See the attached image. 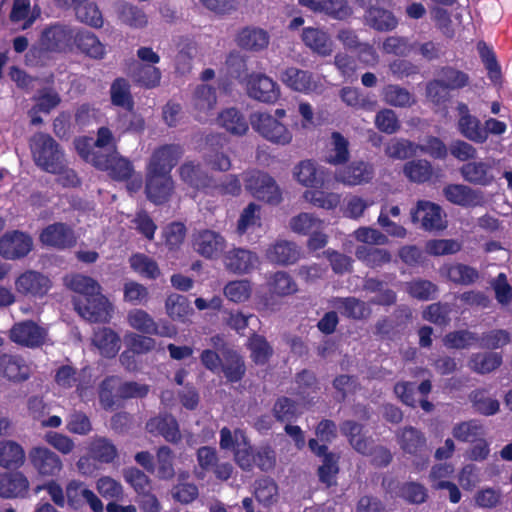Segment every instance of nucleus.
<instances>
[{
  "mask_svg": "<svg viewBox=\"0 0 512 512\" xmlns=\"http://www.w3.org/2000/svg\"><path fill=\"white\" fill-rule=\"evenodd\" d=\"M287 113L285 109H276L274 113L254 112L250 116L252 128L267 141L285 146L292 142L293 133L283 119Z\"/></svg>",
  "mask_w": 512,
  "mask_h": 512,
  "instance_id": "obj_1",
  "label": "nucleus"
},
{
  "mask_svg": "<svg viewBox=\"0 0 512 512\" xmlns=\"http://www.w3.org/2000/svg\"><path fill=\"white\" fill-rule=\"evenodd\" d=\"M220 447L231 450L236 465L245 472H251L255 468L256 448L251 444L246 432L235 429L232 433L228 427L220 430Z\"/></svg>",
  "mask_w": 512,
  "mask_h": 512,
  "instance_id": "obj_2",
  "label": "nucleus"
},
{
  "mask_svg": "<svg viewBox=\"0 0 512 512\" xmlns=\"http://www.w3.org/2000/svg\"><path fill=\"white\" fill-rule=\"evenodd\" d=\"M75 149L82 159L91 163L100 170H108L110 175L117 180H124L131 176L133 168L131 163L119 156L118 153L96 155L89 153L86 148L91 146V140L77 138L74 141Z\"/></svg>",
  "mask_w": 512,
  "mask_h": 512,
  "instance_id": "obj_3",
  "label": "nucleus"
},
{
  "mask_svg": "<svg viewBox=\"0 0 512 512\" xmlns=\"http://www.w3.org/2000/svg\"><path fill=\"white\" fill-rule=\"evenodd\" d=\"M30 147L35 163L43 170L56 173L63 167V153L55 140L43 133L34 135Z\"/></svg>",
  "mask_w": 512,
  "mask_h": 512,
  "instance_id": "obj_4",
  "label": "nucleus"
},
{
  "mask_svg": "<svg viewBox=\"0 0 512 512\" xmlns=\"http://www.w3.org/2000/svg\"><path fill=\"white\" fill-rule=\"evenodd\" d=\"M28 461L41 479H57L63 471L61 457L46 446L32 447L28 452Z\"/></svg>",
  "mask_w": 512,
  "mask_h": 512,
  "instance_id": "obj_5",
  "label": "nucleus"
},
{
  "mask_svg": "<svg viewBox=\"0 0 512 512\" xmlns=\"http://www.w3.org/2000/svg\"><path fill=\"white\" fill-rule=\"evenodd\" d=\"M243 181L245 189L253 197L273 204L280 202V189L275 180L267 173L252 169L243 174Z\"/></svg>",
  "mask_w": 512,
  "mask_h": 512,
  "instance_id": "obj_6",
  "label": "nucleus"
},
{
  "mask_svg": "<svg viewBox=\"0 0 512 512\" xmlns=\"http://www.w3.org/2000/svg\"><path fill=\"white\" fill-rule=\"evenodd\" d=\"M398 443L404 453L415 457L413 463L416 470L427 468L430 450L424 433L412 426L405 427L399 435Z\"/></svg>",
  "mask_w": 512,
  "mask_h": 512,
  "instance_id": "obj_7",
  "label": "nucleus"
},
{
  "mask_svg": "<svg viewBox=\"0 0 512 512\" xmlns=\"http://www.w3.org/2000/svg\"><path fill=\"white\" fill-rule=\"evenodd\" d=\"M52 287L53 281L48 275L32 269L22 272L15 279L16 292L29 300L43 299Z\"/></svg>",
  "mask_w": 512,
  "mask_h": 512,
  "instance_id": "obj_8",
  "label": "nucleus"
},
{
  "mask_svg": "<svg viewBox=\"0 0 512 512\" xmlns=\"http://www.w3.org/2000/svg\"><path fill=\"white\" fill-rule=\"evenodd\" d=\"M280 80L290 89L304 94L322 93L325 89L324 77L295 67L285 69Z\"/></svg>",
  "mask_w": 512,
  "mask_h": 512,
  "instance_id": "obj_9",
  "label": "nucleus"
},
{
  "mask_svg": "<svg viewBox=\"0 0 512 512\" xmlns=\"http://www.w3.org/2000/svg\"><path fill=\"white\" fill-rule=\"evenodd\" d=\"M246 90L249 97L254 100L274 104L280 98L279 85L263 73H251L246 79Z\"/></svg>",
  "mask_w": 512,
  "mask_h": 512,
  "instance_id": "obj_10",
  "label": "nucleus"
},
{
  "mask_svg": "<svg viewBox=\"0 0 512 512\" xmlns=\"http://www.w3.org/2000/svg\"><path fill=\"white\" fill-rule=\"evenodd\" d=\"M75 310L90 322H107L110 318V303L100 290L87 298L73 300Z\"/></svg>",
  "mask_w": 512,
  "mask_h": 512,
  "instance_id": "obj_11",
  "label": "nucleus"
},
{
  "mask_svg": "<svg viewBox=\"0 0 512 512\" xmlns=\"http://www.w3.org/2000/svg\"><path fill=\"white\" fill-rule=\"evenodd\" d=\"M413 223H420L422 228L428 231L443 230L447 227V221L442 208L433 202L420 200L411 210Z\"/></svg>",
  "mask_w": 512,
  "mask_h": 512,
  "instance_id": "obj_12",
  "label": "nucleus"
},
{
  "mask_svg": "<svg viewBox=\"0 0 512 512\" xmlns=\"http://www.w3.org/2000/svg\"><path fill=\"white\" fill-rule=\"evenodd\" d=\"M46 336V329L32 320L15 323L9 332V338L12 342L28 348L42 346Z\"/></svg>",
  "mask_w": 512,
  "mask_h": 512,
  "instance_id": "obj_13",
  "label": "nucleus"
},
{
  "mask_svg": "<svg viewBox=\"0 0 512 512\" xmlns=\"http://www.w3.org/2000/svg\"><path fill=\"white\" fill-rule=\"evenodd\" d=\"M496 163L495 159L473 160L462 165L459 171L465 181L474 185L489 186L496 179L494 173Z\"/></svg>",
  "mask_w": 512,
  "mask_h": 512,
  "instance_id": "obj_14",
  "label": "nucleus"
},
{
  "mask_svg": "<svg viewBox=\"0 0 512 512\" xmlns=\"http://www.w3.org/2000/svg\"><path fill=\"white\" fill-rule=\"evenodd\" d=\"M30 483L27 476L20 472L0 473V497L5 499H24L29 496Z\"/></svg>",
  "mask_w": 512,
  "mask_h": 512,
  "instance_id": "obj_15",
  "label": "nucleus"
},
{
  "mask_svg": "<svg viewBox=\"0 0 512 512\" xmlns=\"http://www.w3.org/2000/svg\"><path fill=\"white\" fill-rule=\"evenodd\" d=\"M329 170L312 160L299 162L293 169L295 180L305 187L323 186L329 176Z\"/></svg>",
  "mask_w": 512,
  "mask_h": 512,
  "instance_id": "obj_16",
  "label": "nucleus"
},
{
  "mask_svg": "<svg viewBox=\"0 0 512 512\" xmlns=\"http://www.w3.org/2000/svg\"><path fill=\"white\" fill-rule=\"evenodd\" d=\"M75 33L76 29L70 26L54 25L43 32L41 43L44 48L51 51L71 50Z\"/></svg>",
  "mask_w": 512,
  "mask_h": 512,
  "instance_id": "obj_17",
  "label": "nucleus"
},
{
  "mask_svg": "<svg viewBox=\"0 0 512 512\" xmlns=\"http://www.w3.org/2000/svg\"><path fill=\"white\" fill-rule=\"evenodd\" d=\"M374 175L371 164L364 161H354L335 172V180L346 186H357L369 182Z\"/></svg>",
  "mask_w": 512,
  "mask_h": 512,
  "instance_id": "obj_18",
  "label": "nucleus"
},
{
  "mask_svg": "<svg viewBox=\"0 0 512 512\" xmlns=\"http://www.w3.org/2000/svg\"><path fill=\"white\" fill-rule=\"evenodd\" d=\"M183 154V149L179 145H164L156 149L147 165V172L155 170V174H170L172 168L176 165Z\"/></svg>",
  "mask_w": 512,
  "mask_h": 512,
  "instance_id": "obj_19",
  "label": "nucleus"
},
{
  "mask_svg": "<svg viewBox=\"0 0 512 512\" xmlns=\"http://www.w3.org/2000/svg\"><path fill=\"white\" fill-rule=\"evenodd\" d=\"M457 109L459 113L458 130L461 135L474 143H485L487 132L481 127L480 120L470 114L468 106L464 103L458 104Z\"/></svg>",
  "mask_w": 512,
  "mask_h": 512,
  "instance_id": "obj_20",
  "label": "nucleus"
},
{
  "mask_svg": "<svg viewBox=\"0 0 512 512\" xmlns=\"http://www.w3.org/2000/svg\"><path fill=\"white\" fill-rule=\"evenodd\" d=\"M154 171L146 173V194L152 202L160 204L169 199L174 184L170 174H155Z\"/></svg>",
  "mask_w": 512,
  "mask_h": 512,
  "instance_id": "obj_21",
  "label": "nucleus"
},
{
  "mask_svg": "<svg viewBox=\"0 0 512 512\" xmlns=\"http://www.w3.org/2000/svg\"><path fill=\"white\" fill-rule=\"evenodd\" d=\"M146 429L154 435H161L167 442L178 443L181 440L179 424L176 418L168 413L149 419Z\"/></svg>",
  "mask_w": 512,
  "mask_h": 512,
  "instance_id": "obj_22",
  "label": "nucleus"
},
{
  "mask_svg": "<svg viewBox=\"0 0 512 512\" xmlns=\"http://www.w3.org/2000/svg\"><path fill=\"white\" fill-rule=\"evenodd\" d=\"M443 194L449 202L462 207H476L483 203L480 191L463 184H449L444 187Z\"/></svg>",
  "mask_w": 512,
  "mask_h": 512,
  "instance_id": "obj_23",
  "label": "nucleus"
},
{
  "mask_svg": "<svg viewBox=\"0 0 512 512\" xmlns=\"http://www.w3.org/2000/svg\"><path fill=\"white\" fill-rule=\"evenodd\" d=\"M217 99L215 91L206 84L198 85L191 99V107L199 121H206L214 110Z\"/></svg>",
  "mask_w": 512,
  "mask_h": 512,
  "instance_id": "obj_24",
  "label": "nucleus"
},
{
  "mask_svg": "<svg viewBox=\"0 0 512 512\" xmlns=\"http://www.w3.org/2000/svg\"><path fill=\"white\" fill-rule=\"evenodd\" d=\"M32 247V238L23 232L6 233L0 239L1 256H26Z\"/></svg>",
  "mask_w": 512,
  "mask_h": 512,
  "instance_id": "obj_25",
  "label": "nucleus"
},
{
  "mask_svg": "<svg viewBox=\"0 0 512 512\" xmlns=\"http://www.w3.org/2000/svg\"><path fill=\"white\" fill-rule=\"evenodd\" d=\"M75 240L76 238L71 228L63 223L49 225L40 234L42 244L51 247H69L75 243Z\"/></svg>",
  "mask_w": 512,
  "mask_h": 512,
  "instance_id": "obj_26",
  "label": "nucleus"
},
{
  "mask_svg": "<svg viewBox=\"0 0 512 512\" xmlns=\"http://www.w3.org/2000/svg\"><path fill=\"white\" fill-rule=\"evenodd\" d=\"M0 374L9 381L19 383L29 379L30 367L20 356L3 354L0 356Z\"/></svg>",
  "mask_w": 512,
  "mask_h": 512,
  "instance_id": "obj_27",
  "label": "nucleus"
},
{
  "mask_svg": "<svg viewBox=\"0 0 512 512\" xmlns=\"http://www.w3.org/2000/svg\"><path fill=\"white\" fill-rule=\"evenodd\" d=\"M387 491L394 493V496L401 498L409 504H422L428 498L427 489L418 482L394 483L391 481Z\"/></svg>",
  "mask_w": 512,
  "mask_h": 512,
  "instance_id": "obj_28",
  "label": "nucleus"
},
{
  "mask_svg": "<svg viewBox=\"0 0 512 512\" xmlns=\"http://www.w3.org/2000/svg\"><path fill=\"white\" fill-rule=\"evenodd\" d=\"M349 141L339 132H332L325 146V161L331 165H341L349 160Z\"/></svg>",
  "mask_w": 512,
  "mask_h": 512,
  "instance_id": "obj_29",
  "label": "nucleus"
},
{
  "mask_svg": "<svg viewBox=\"0 0 512 512\" xmlns=\"http://www.w3.org/2000/svg\"><path fill=\"white\" fill-rule=\"evenodd\" d=\"M74 45L93 59H102L106 54L105 45L90 31L76 29Z\"/></svg>",
  "mask_w": 512,
  "mask_h": 512,
  "instance_id": "obj_30",
  "label": "nucleus"
},
{
  "mask_svg": "<svg viewBox=\"0 0 512 512\" xmlns=\"http://www.w3.org/2000/svg\"><path fill=\"white\" fill-rule=\"evenodd\" d=\"M181 180L194 190H204L211 186V179L193 161L184 162L179 168Z\"/></svg>",
  "mask_w": 512,
  "mask_h": 512,
  "instance_id": "obj_31",
  "label": "nucleus"
},
{
  "mask_svg": "<svg viewBox=\"0 0 512 512\" xmlns=\"http://www.w3.org/2000/svg\"><path fill=\"white\" fill-rule=\"evenodd\" d=\"M224 361L220 370L230 383L240 382L246 373V366L243 357L233 349L223 352Z\"/></svg>",
  "mask_w": 512,
  "mask_h": 512,
  "instance_id": "obj_32",
  "label": "nucleus"
},
{
  "mask_svg": "<svg viewBox=\"0 0 512 512\" xmlns=\"http://www.w3.org/2000/svg\"><path fill=\"white\" fill-rule=\"evenodd\" d=\"M503 363L500 352H478L471 355L469 367L477 374L485 375L497 370Z\"/></svg>",
  "mask_w": 512,
  "mask_h": 512,
  "instance_id": "obj_33",
  "label": "nucleus"
},
{
  "mask_svg": "<svg viewBox=\"0 0 512 512\" xmlns=\"http://www.w3.org/2000/svg\"><path fill=\"white\" fill-rule=\"evenodd\" d=\"M236 42L243 49L260 51L268 46L269 35L261 28L246 27L238 33Z\"/></svg>",
  "mask_w": 512,
  "mask_h": 512,
  "instance_id": "obj_34",
  "label": "nucleus"
},
{
  "mask_svg": "<svg viewBox=\"0 0 512 512\" xmlns=\"http://www.w3.org/2000/svg\"><path fill=\"white\" fill-rule=\"evenodd\" d=\"M120 337L111 328L104 327L94 333L93 343L105 358H114L120 350Z\"/></svg>",
  "mask_w": 512,
  "mask_h": 512,
  "instance_id": "obj_35",
  "label": "nucleus"
},
{
  "mask_svg": "<svg viewBox=\"0 0 512 512\" xmlns=\"http://www.w3.org/2000/svg\"><path fill=\"white\" fill-rule=\"evenodd\" d=\"M89 457L101 464H110L118 456V450L113 442L102 436L92 439L88 447Z\"/></svg>",
  "mask_w": 512,
  "mask_h": 512,
  "instance_id": "obj_36",
  "label": "nucleus"
},
{
  "mask_svg": "<svg viewBox=\"0 0 512 512\" xmlns=\"http://www.w3.org/2000/svg\"><path fill=\"white\" fill-rule=\"evenodd\" d=\"M334 307L342 316L353 320H361L370 313L366 303L355 297H338Z\"/></svg>",
  "mask_w": 512,
  "mask_h": 512,
  "instance_id": "obj_37",
  "label": "nucleus"
},
{
  "mask_svg": "<svg viewBox=\"0 0 512 512\" xmlns=\"http://www.w3.org/2000/svg\"><path fill=\"white\" fill-rule=\"evenodd\" d=\"M64 281L66 286L76 293L73 300L93 296L94 293L101 290V287L96 280L81 274L66 276Z\"/></svg>",
  "mask_w": 512,
  "mask_h": 512,
  "instance_id": "obj_38",
  "label": "nucleus"
},
{
  "mask_svg": "<svg viewBox=\"0 0 512 512\" xmlns=\"http://www.w3.org/2000/svg\"><path fill=\"white\" fill-rule=\"evenodd\" d=\"M25 461V452L15 441L0 442V466L6 469H17Z\"/></svg>",
  "mask_w": 512,
  "mask_h": 512,
  "instance_id": "obj_39",
  "label": "nucleus"
},
{
  "mask_svg": "<svg viewBox=\"0 0 512 512\" xmlns=\"http://www.w3.org/2000/svg\"><path fill=\"white\" fill-rule=\"evenodd\" d=\"M194 246L202 256H212L223 252L225 242L219 234L213 231H204L197 236Z\"/></svg>",
  "mask_w": 512,
  "mask_h": 512,
  "instance_id": "obj_40",
  "label": "nucleus"
},
{
  "mask_svg": "<svg viewBox=\"0 0 512 512\" xmlns=\"http://www.w3.org/2000/svg\"><path fill=\"white\" fill-rule=\"evenodd\" d=\"M247 348L250 351L251 360L256 365H265L273 355V348L267 339L257 333L248 338Z\"/></svg>",
  "mask_w": 512,
  "mask_h": 512,
  "instance_id": "obj_41",
  "label": "nucleus"
},
{
  "mask_svg": "<svg viewBox=\"0 0 512 512\" xmlns=\"http://www.w3.org/2000/svg\"><path fill=\"white\" fill-rule=\"evenodd\" d=\"M165 308L168 316L179 322H185L193 313V308L188 298L184 295L172 293L165 301Z\"/></svg>",
  "mask_w": 512,
  "mask_h": 512,
  "instance_id": "obj_42",
  "label": "nucleus"
},
{
  "mask_svg": "<svg viewBox=\"0 0 512 512\" xmlns=\"http://www.w3.org/2000/svg\"><path fill=\"white\" fill-rule=\"evenodd\" d=\"M221 127L234 135H243L248 130V123L244 116L235 108L223 110L218 116Z\"/></svg>",
  "mask_w": 512,
  "mask_h": 512,
  "instance_id": "obj_43",
  "label": "nucleus"
},
{
  "mask_svg": "<svg viewBox=\"0 0 512 512\" xmlns=\"http://www.w3.org/2000/svg\"><path fill=\"white\" fill-rule=\"evenodd\" d=\"M289 227L294 233L309 235L316 230H323L324 221L312 213L302 212L290 219Z\"/></svg>",
  "mask_w": 512,
  "mask_h": 512,
  "instance_id": "obj_44",
  "label": "nucleus"
},
{
  "mask_svg": "<svg viewBox=\"0 0 512 512\" xmlns=\"http://www.w3.org/2000/svg\"><path fill=\"white\" fill-rule=\"evenodd\" d=\"M303 198L315 207L325 210H333L341 202V194L327 192L320 189H308L303 193Z\"/></svg>",
  "mask_w": 512,
  "mask_h": 512,
  "instance_id": "obj_45",
  "label": "nucleus"
},
{
  "mask_svg": "<svg viewBox=\"0 0 512 512\" xmlns=\"http://www.w3.org/2000/svg\"><path fill=\"white\" fill-rule=\"evenodd\" d=\"M403 173L411 182L420 184L430 181L434 170L428 160L417 159L407 162L403 167Z\"/></svg>",
  "mask_w": 512,
  "mask_h": 512,
  "instance_id": "obj_46",
  "label": "nucleus"
},
{
  "mask_svg": "<svg viewBox=\"0 0 512 512\" xmlns=\"http://www.w3.org/2000/svg\"><path fill=\"white\" fill-rule=\"evenodd\" d=\"M469 400L473 409L481 415H494L499 411L500 408L499 401L488 396V392L484 388L473 390L469 394Z\"/></svg>",
  "mask_w": 512,
  "mask_h": 512,
  "instance_id": "obj_47",
  "label": "nucleus"
},
{
  "mask_svg": "<svg viewBox=\"0 0 512 512\" xmlns=\"http://www.w3.org/2000/svg\"><path fill=\"white\" fill-rule=\"evenodd\" d=\"M115 8L119 20L126 25L142 28L148 23L146 14L136 6L121 1L116 3Z\"/></svg>",
  "mask_w": 512,
  "mask_h": 512,
  "instance_id": "obj_48",
  "label": "nucleus"
},
{
  "mask_svg": "<svg viewBox=\"0 0 512 512\" xmlns=\"http://www.w3.org/2000/svg\"><path fill=\"white\" fill-rule=\"evenodd\" d=\"M121 379L118 376H107L99 385V400L105 410L112 409L119 400L118 388Z\"/></svg>",
  "mask_w": 512,
  "mask_h": 512,
  "instance_id": "obj_49",
  "label": "nucleus"
},
{
  "mask_svg": "<svg viewBox=\"0 0 512 512\" xmlns=\"http://www.w3.org/2000/svg\"><path fill=\"white\" fill-rule=\"evenodd\" d=\"M304 43L320 55L326 56L332 52V43L328 35L315 28H306L303 31Z\"/></svg>",
  "mask_w": 512,
  "mask_h": 512,
  "instance_id": "obj_50",
  "label": "nucleus"
},
{
  "mask_svg": "<svg viewBox=\"0 0 512 512\" xmlns=\"http://www.w3.org/2000/svg\"><path fill=\"white\" fill-rule=\"evenodd\" d=\"M340 456L336 453H329L322 458V464L317 469L319 481L330 488L337 484L336 478L339 473Z\"/></svg>",
  "mask_w": 512,
  "mask_h": 512,
  "instance_id": "obj_51",
  "label": "nucleus"
},
{
  "mask_svg": "<svg viewBox=\"0 0 512 512\" xmlns=\"http://www.w3.org/2000/svg\"><path fill=\"white\" fill-rule=\"evenodd\" d=\"M84 138L91 140V146L86 148L91 154L106 155L117 153L115 149V138L112 132L106 127L99 128L96 141H93V139L89 137Z\"/></svg>",
  "mask_w": 512,
  "mask_h": 512,
  "instance_id": "obj_52",
  "label": "nucleus"
},
{
  "mask_svg": "<svg viewBox=\"0 0 512 512\" xmlns=\"http://www.w3.org/2000/svg\"><path fill=\"white\" fill-rule=\"evenodd\" d=\"M273 417L281 423H291L298 417V405L289 397L281 396L276 399L272 408Z\"/></svg>",
  "mask_w": 512,
  "mask_h": 512,
  "instance_id": "obj_53",
  "label": "nucleus"
},
{
  "mask_svg": "<svg viewBox=\"0 0 512 512\" xmlns=\"http://www.w3.org/2000/svg\"><path fill=\"white\" fill-rule=\"evenodd\" d=\"M129 326L143 334L152 335L157 333V323L142 309H133L127 315Z\"/></svg>",
  "mask_w": 512,
  "mask_h": 512,
  "instance_id": "obj_54",
  "label": "nucleus"
},
{
  "mask_svg": "<svg viewBox=\"0 0 512 512\" xmlns=\"http://www.w3.org/2000/svg\"><path fill=\"white\" fill-rule=\"evenodd\" d=\"M366 19L369 25L379 31L392 30L397 26V19L394 15L380 8L371 6L366 14Z\"/></svg>",
  "mask_w": 512,
  "mask_h": 512,
  "instance_id": "obj_55",
  "label": "nucleus"
},
{
  "mask_svg": "<svg viewBox=\"0 0 512 512\" xmlns=\"http://www.w3.org/2000/svg\"><path fill=\"white\" fill-rule=\"evenodd\" d=\"M255 498L265 506L271 505L278 496V485L271 477H262L255 481Z\"/></svg>",
  "mask_w": 512,
  "mask_h": 512,
  "instance_id": "obj_56",
  "label": "nucleus"
},
{
  "mask_svg": "<svg viewBox=\"0 0 512 512\" xmlns=\"http://www.w3.org/2000/svg\"><path fill=\"white\" fill-rule=\"evenodd\" d=\"M478 340L476 333L462 329L447 333L443 338V344L448 349H465L477 343Z\"/></svg>",
  "mask_w": 512,
  "mask_h": 512,
  "instance_id": "obj_57",
  "label": "nucleus"
},
{
  "mask_svg": "<svg viewBox=\"0 0 512 512\" xmlns=\"http://www.w3.org/2000/svg\"><path fill=\"white\" fill-rule=\"evenodd\" d=\"M478 342L482 348L496 350L511 343L512 335L506 329H492L482 333Z\"/></svg>",
  "mask_w": 512,
  "mask_h": 512,
  "instance_id": "obj_58",
  "label": "nucleus"
},
{
  "mask_svg": "<svg viewBox=\"0 0 512 512\" xmlns=\"http://www.w3.org/2000/svg\"><path fill=\"white\" fill-rule=\"evenodd\" d=\"M418 153V144L406 139H392L385 148V154L393 159L403 160Z\"/></svg>",
  "mask_w": 512,
  "mask_h": 512,
  "instance_id": "obj_59",
  "label": "nucleus"
},
{
  "mask_svg": "<svg viewBox=\"0 0 512 512\" xmlns=\"http://www.w3.org/2000/svg\"><path fill=\"white\" fill-rule=\"evenodd\" d=\"M341 100L348 106L353 108H361L372 111L375 109L377 102L368 96H364L359 90L351 87H344L340 91Z\"/></svg>",
  "mask_w": 512,
  "mask_h": 512,
  "instance_id": "obj_60",
  "label": "nucleus"
},
{
  "mask_svg": "<svg viewBox=\"0 0 512 512\" xmlns=\"http://www.w3.org/2000/svg\"><path fill=\"white\" fill-rule=\"evenodd\" d=\"M383 100L395 107H406L415 102L413 95L408 90L397 85H388L384 88Z\"/></svg>",
  "mask_w": 512,
  "mask_h": 512,
  "instance_id": "obj_61",
  "label": "nucleus"
},
{
  "mask_svg": "<svg viewBox=\"0 0 512 512\" xmlns=\"http://www.w3.org/2000/svg\"><path fill=\"white\" fill-rule=\"evenodd\" d=\"M66 429L71 434L86 436L93 427L89 416L83 412L74 410L66 418Z\"/></svg>",
  "mask_w": 512,
  "mask_h": 512,
  "instance_id": "obj_62",
  "label": "nucleus"
},
{
  "mask_svg": "<svg viewBox=\"0 0 512 512\" xmlns=\"http://www.w3.org/2000/svg\"><path fill=\"white\" fill-rule=\"evenodd\" d=\"M451 307L448 303H432L423 311V318L437 326L444 327L450 323Z\"/></svg>",
  "mask_w": 512,
  "mask_h": 512,
  "instance_id": "obj_63",
  "label": "nucleus"
},
{
  "mask_svg": "<svg viewBox=\"0 0 512 512\" xmlns=\"http://www.w3.org/2000/svg\"><path fill=\"white\" fill-rule=\"evenodd\" d=\"M110 94L113 105L123 107L131 112L133 100L130 94L129 84L126 80H115L111 86Z\"/></svg>",
  "mask_w": 512,
  "mask_h": 512,
  "instance_id": "obj_64",
  "label": "nucleus"
}]
</instances>
